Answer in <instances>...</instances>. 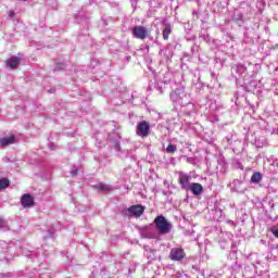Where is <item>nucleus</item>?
Listing matches in <instances>:
<instances>
[{"instance_id": "nucleus-5", "label": "nucleus", "mask_w": 278, "mask_h": 278, "mask_svg": "<svg viewBox=\"0 0 278 278\" xmlns=\"http://www.w3.org/2000/svg\"><path fill=\"white\" fill-rule=\"evenodd\" d=\"M131 31L132 36L139 40H144L149 36V30L144 26H135Z\"/></svg>"}, {"instance_id": "nucleus-3", "label": "nucleus", "mask_w": 278, "mask_h": 278, "mask_svg": "<svg viewBox=\"0 0 278 278\" xmlns=\"http://www.w3.org/2000/svg\"><path fill=\"white\" fill-rule=\"evenodd\" d=\"M184 97H186V89L184 87H178L170 92V99L173 103H177L178 105H180Z\"/></svg>"}, {"instance_id": "nucleus-13", "label": "nucleus", "mask_w": 278, "mask_h": 278, "mask_svg": "<svg viewBox=\"0 0 278 278\" xmlns=\"http://www.w3.org/2000/svg\"><path fill=\"white\" fill-rule=\"evenodd\" d=\"M94 188L98 192H110V190H112V186L105 185L103 182L96 185Z\"/></svg>"}, {"instance_id": "nucleus-6", "label": "nucleus", "mask_w": 278, "mask_h": 278, "mask_svg": "<svg viewBox=\"0 0 278 278\" xmlns=\"http://www.w3.org/2000/svg\"><path fill=\"white\" fill-rule=\"evenodd\" d=\"M169 257L173 262H181L186 257V252L181 248H174L170 250Z\"/></svg>"}, {"instance_id": "nucleus-28", "label": "nucleus", "mask_w": 278, "mask_h": 278, "mask_svg": "<svg viewBox=\"0 0 278 278\" xmlns=\"http://www.w3.org/2000/svg\"><path fill=\"white\" fill-rule=\"evenodd\" d=\"M14 11H9V16H10V18H14Z\"/></svg>"}, {"instance_id": "nucleus-35", "label": "nucleus", "mask_w": 278, "mask_h": 278, "mask_svg": "<svg viewBox=\"0 0 278 278\" xmlns=\"http://www.w3.org/2000/svg\"><path fill=\"white\" fill-rule=\"evenodd\" d=\"M28 257H31V254H29Z\"/></svg>"}, {"instance_id": "nucleus-25", "label": "nucleus", "mask_w": 278, "mask_h": 278, "mask_svg": "<svg viewBox=\"0 0 278 278\" xmlns=\"http://www.w3.org/2000/svg\"><path fill=\"white\" fill-rule=\"evenodd\" d=\"M229 257H231L232 260H237L236 251L231 252V253L229 254Z\"/></svg>"}, {"instance_id": "nucleus-8", "label": "nucleus", "mask_w": 278, "mask_h": 278, "mask_svg": "<svg viewBox=\"0 0 278 278\" xmlns=\"http://www.w3.org/2000/svg\"><path fill=\"white\" fill-rule=\"evenodd\" d=\"M187 190H190L194 197H199L200 194H203V185L199 182H191Z\"/></svg>"}, {"instance_id": "nucleus-16", "label": "nucleus", "mask_w": 278, "mask_h": 278, "mask_svg": "<svg viewBox=\"0 0 278 278\" xmlns=\"http://www.w3.org/2000/svg\"><path fill=\"white\" fill-rule=\"evenodd\" d=\"M232 70L236 71L238 75H244V73H247V66L242 64L236 65L235 67H232Z\"/></svg>"}, {"instance_id": "nucleus-4", "label": "nucleus", "mask_w": 278, "mask_h": 278, "mask_svg": "<svg viewBox=\"0 0 278 278\" xmlns=\"http://www.w3.org/2000/svg\"><path fill=\"white\" fill-rule=\"evenodd\" d=\"M151 131V125L147 121H141L137 125V136H140L141 138H147Z\"/></svg>"}, {"instance_id": "nucleus-31", "label": "nucleus", "mask_w": 278, "mask_h": 278, "mask_svg": "<svg viewBox=\"0 0 278 278\" xmlns=\"http://www.w3.org/2000/svg\"><path fill=\"white\" fill-rule=\"evenodd\" d=\"M157 90H159L160 94H163L164 90L162 89V87L157 86Z\"/></svg>"}, {"instance_id": "nucleus-26", "label": "nucleus", "mask_w": 278, "mask_h": 278, "mask_svg": "<svg viewBox=\"0 0 278 278\" xmlns=\"http://www.w3.org/2000/svg\"><path fill=\"white\" fill-rule=\"evenodd\" d=\"M226 142H228L229 144H231L233 141L231 140V137H225Z\"/></svg>"}, {"instance_id": "nucleus-19", "label": "nucleus", "mask_w": 278, "mask_h": 278, "mask_svg": "<svg viewBox=\"0 0 278 278\" xmlns=\"http://www.w3.org/2000/svg\"><path fill=\"white\" fill-rule=\"evenodd\" d=\"M180 105H190V96H188V93L185 92V96H182V99L180 100Z\"/></svg>"}, {"instance_id": "nucleus-12", "label": "nucleus", "mask_w": 278, "mask_h": 278, "mask_svg": "<svg viewBox=\"0 0 278 278\" xmlns=\"http://www.w3.org/2000/svg\"><path fill=\"white\" fill-rule=\"evenodd\" d=\"M146 257L149 262H155V260H160V255H157V251L150 249L146 251Z\"/></svg>"}, {"instance_id": "nucleus-11", "label": "nucleus", "mask_w": 278, "mask_h": 278, "mask_svg": "<svg viewBox=\"0 0 278 278\" xmlns=\"http://www.w3.org/2000/svg\"><path fill=\"white\" fill-rule=\"evenodd\" d=\"M16 142V136L11 135L10 137H3L0 139V147H10Z\"/></svg>"}, {"instance_id": "nucleus-30", "label": "nucleus", "mask_w": 278, "mask_h": 278, "mask_svg": "<svg viewBox=\"0 0 278 278\" xmlns=\"http://www.w3.org/2000/svg\"><path fill=\"white\" fill-rule=\"evenodd\" d=\"M192 14H193V16H197V18H199V14H200L199 11H193Z\"/></svg>"}, {"instance_id": "nucleus-14", "label": "nucleus", "mask_w": 278, "mask_h": 278, "mask_svg": "<svg viewBox=\"0 0 278 278\" xmlns=\"http://www.w3.org/2000/svg\"><path fill=\"white\" fill-rule=\"evenodd\" d=\"M170 34H173V27L170 26V24H164L163 39L168 40Z\"/></svg>"}, {"instance_id": "nucleus-7", "label": "nucleus", "mask_w": 278, "mask_h": 278, "mask_svg": "<svg viewBox=\"0 0 278 278\" xmlns=\"http://www.w3.org/2000/svg\"><path fill=\"white\" fill-rule=\"evenodd\" d=\"M179 185L181 186L182 190H188L191 186L190 184V175L180 172L178 178Z\"/></svg>"}, {"instance_id": "nucleus-24", "label": "nucleus", "mask_w": 278, "mask_h": 278, "mask_svg": "<svg viewBox=\"0 0 278 278\" xmlns=\"http://www.w3.org/2000/svg\"><path fill=\"white\" fill-rule=\"evenodd\" d=\"M271 233L275 236V238H278V229L271 228Z\"/></svg>"}, {"instance_id": "nucleus-15", "label": "nucleus", "mask_w": 278, "mask_h": 278, "mask_svg": "<svg viewBox=\"0 0 278 278\" xmlns=\"http://www.w3.org/2000/svg\"><path fill=\"white\" fill-rule=\"evenodd\" d=\"M113 147L115 151L119 152L121 151V135L116 134L115 139L113 140Z\"/></svg>"}, {"instance_id": "nucleus-21", "label": "nucleus", "mask_w": 278, "mask_h": 278, "mask_svg": "<svg viewBox=\"0 0 278 278\" xmlns=\"http://www.w3.org/2000/svg\"><path fill=\"white\" fill-rule=\"evenodd\" d=\"M0 229H2V231H8L9 226H8V222H5V219L0 217Z\"/></svg>"}, {"instance_id": "nucleus-23", "label": "nucleus", "mask_w": 278, "mask_h": 278, "mask_svg": "<svg viewBox=\"0 0 278 278\" xmlns=\"http://www.w3.org/2000/svg\"><path fill=\"white\" fill-rule=\"evenodd\" d=\"M232 186L235 187L236 192H238V187H239V186H242V180H240V179H235V180L232 181Z\"/></svg>"}, {"instance_id": "nucleus-32", "label": "nucleus", "mask_w": 278, "mask_h": 278, "mask_svg": "<svg viewBox=\"0 0 278 278\" xmlns=\"http://www.w3.org/2000/svg\"><path fill=\"white\" fill-rule=\"evenodd\" d=\"M128 273H129V274H131V273H136V268H135V267L129 268V269H128Z\"/></svg>"}, {"instance_id": "nucleus-1", "label": "nucleus", "mask_w": 278, "mask_h": 278, "mask_svg": "<svg viewBox=\"0 0 278 278\" xmlns=\"http://www.w3.org/2000/svg\"><path fill=\"white\" fill-rule=\"evenodd\" d=\"M154 225L157 229L159 233L162 236H166V233H170V229H173V224H170L164 215H159L154 218Z\"/></svg>"}, {"instance_id": "nucleus-22", "label": "nucleus", "mask_w": 278, "mask_h": 278, "mask_svg": "<svg viewBox=\"0 0 278 278\" xmlns=\"http://www.w3.org/2000/svg\"><path fill=\"white\" fill-rule=\"evenodd\" d=\"M175 151H177V146L169 143L166 148V152L167 153H175Z\"/></svg>"}, {"instance_id": "nucleus-2", "label": "nucleus", "mask_w": 278, "mask_h": 278, "mask_svg": "<svg viewBox=\"0 0 278 278\" xmlns=\"http://www.w3.org/2000/svg\"><path fill=\"white\" fill-rule=\"evenodd\" d=\"M144 210L146 207L140 205V204H136V205H131L128 208H124L122 211L123 216H128L129 218H140V216H142L144 214Z\"/></svg>"}, {"instance_id": "nucleus-18", "label": "nucleus", "mask_w": 278, "mask_h": 278, "mask_svg": "<svg viewBox=\"0 0 278 278\" xmlns=\"http://www.w3.org/2000/svg\"><path fill=\"white\" fill-rule=\"evenodd\" d=\"M206 106L208 108V110H211V112H217L218 111V105L216 104V101L208 100L206 102Z\"/></svg>"}, {"instance_id": "nucleus-34", "label": "nucleus", "mask_w": 278, "mask_h": 278, "mask_svg": "<svg viewBox=\"0 0 278 278\" xmlns=\"http://www.w3.org/2000/svg\"><path fill=\"white\" fill-rule=\"evenodd\" d=\"M188 162H192V159H188Z\"/></svg>"}, {"instance_id": "nucleus-17", "label": "nucleus", "mask_w": 278, "mask_h": 278, "mask_svg": "<svg viewBox=\"0 0 278 278\" xmlns=\"http://www.w3.org/2000/svg\"><path fill=\"white\" fill-rule=\"evenodd\" d=\"M262 181V173L256 172L251 177V184H260Z\"/></svg>"}, {"instance_id": "nucleus-27", "label": "nucleus", "mask_w": 278, "mask_h": 278, "mask_svg": "<svg viewBox=\"0 0 278 278\" xmlns=\"http://www.w3.org/2000/svg\"><path fill=\"white\" fill-rule=\"evenodd\" d=\"M71 173H72V175H74V177H77V175H78V170L77 169H72Z\"/></svg>"}, {"instance_id": "nucleus-29", "label": "nucleus", "mask_w": 278, "mask_h": 278, "mask_svg": "<svg viewBox=\"0 0 278 278\" xmlns=\"http://www.w3.org/2000/svg\"><path fill=\"white\" fill-rule=\"evenodd\" d=\"M49 148L51 149V151H55V144L50 143V144H49Z\"/></svg>"}, {"instance_id": "nucleus-9", "label": "nucleus", "mask_w": 278, "mask_h": 278, "mask_svg": "<svg viewBox=\"0 0 278 278\" xmlns=\"http://www.w3.org/2000/svg\"><path fill=\"white\" fill-rule=\"evenodd\" d=\"M21 203L23 207H34V197L29 193H25L21 198Z\"/></svg>"}, {"instance_id": "nucleus-33", "label": "nucleus", "mask_w": 278, "mask_h": 278, "mask_svg": "<svg viewBox=\"0 0 278 278\" xmlns=\"http://www.w3.org/2000/svg\"><path fill=\"white\" fill-rule=\"evenodd\" d=\"M207 278H216L214 274H211Z\"/></svg>"}, {"instance_id": "nucleus-20", "label": "nucleus", "mask_w": 278, "mask_h": 278, "mask_svg": "<svg viewBox=\"0 0 278 278\" xmlns=\"http://www.w3.org/2000/svg\"><path fill=\"white\" fill-rule=\"evenodd\" d=\"M10 186V180L8 178L0 179V190H5Z\"/></svg>"}, {"instance_id": "nucleus-10", "label": "nucleus", "mask_w": 278, "mask_h": 278, "mask_svg": "<svg viewBox=\"0 0 278 278\" xmlns=\"http://www.w3.org/2000/svg\"><path fill=\"white\" fill-rule=\"evenodd\" d=\"M18 64H21V58L18 56H11L5 61V66H8V68H18Z\"/></svg>"}]
</instances>
